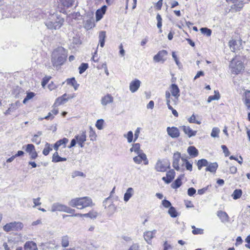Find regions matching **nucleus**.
Instances as JSON below:
<instances>
[{"mask_svg": "<svg viewBox=\"0 0 250 250\" xmlns=\"http://www.w3.org/2000/svg\"><path fill=\"white\" fill-rule=\"evenodd\" d=\"M66 57V50L62 46L58 47L52 52L51 62L54 66L61 65L65 61Z\"/></svg>", "mask_w": 250, "mask_h": 250, "instance_id": "obj_1", "label": "nucleus"}, {"mask_svg": "<svg viewBox=\"0 0 250 250\" xmlns=\"http://www.w3.org/2000/svg\"><path fill=\"white\" fill-rule=\"evenodd\" d=\"M68 205L79 209L94 205L91 198L87 196L72 199L69 202Z\"/></svg>", "mask_w": 250, "mask_h": 250, "instance_id": "obj_2", "label": "nucleus"}, {"mask_svg": "<svg viewBox=\"0 0 250 250\" xmlns=\"http://www.w3.org/2000/svg\"><path fill=\"white\" fill-rule=\"evenodd\" d=\"M64 20L57 14L54 13L50 15L45 22L48 29L57 30L61 28L63 24Z\"/></svg>", "mask_w": 250, "mask_h": 250, "instance_id": "obj_3", "label": "nucleus"}, {"mask_svg": "<svg viewBox=\"0 0 250 250\" xmlns=\"http://www.w3.org/2000/svg\"><path fill=\"white\" fill-rule=\"evenodd\" d=\"M63 211L69 213V215L63 214V218L66 217H76L78 218L85 217L92 219L99 217V213L94 210H92L87 213H75V210L74 209L71 208L66 206Z\"/></svg>", "mask_w": 250, "mask_h": 250, "instance_id": "obj_4", "label": "nucleus"}, {"mask_svg": "<svg viewBox=\"0 0 250 250\" xmlns=\"http://www.w3.org/2000/svg\"><path fill=\"white\" fill-rule=\"evenodd\" d=\"M63 211L69 213V215L63 214V218L66 217H76L78 218L85 217L92 219L99 217V213L94 210H92L87 213H75V210L74 209L71 208L66 206Z\"/></svg>", "mask_w": 250, "mask_h": 250, "instance_id": "obj_5", "label": "nucleus"}, {"mask_svg": "<svg viewBox=\"0 0 250 250\" xmlns=\"http://www.w3.org/2000/svg\"><path fill=\"white\" fill-rule=\"evenodd\" d=\"M170 168V162L167 160L158 159L155 164V169L158 172H165Z\"/></svg>", "mask_w": 250, "mask_h": 250, "instance_id": "obj_6", "label": "nucleus"}, {"mask_svg": "<svg viewBox=\"0 0 250 250\" xmlns=\"http://www.w3.org/2000/svg\"><path fill=\"white\" fill-rule=\"evenodd\" d=\"M22 224L20 222H14L6 224L3 226V229L7 232L12 230H18L22 228Z\"/></svg>", "mask_w": 250, "mask_h": 250, "instance_id": "obj_7", "label": "nucleus"}, {"mask_svg": "<svg viewBox=\"0 0 250 250\" xmlns=\"http://www.w3.org/2000/svg\"><path fill=\"white\" fill-rule=\"evenodd\" d=\"M229 43L230 49L233 52H235L236 50H240L241 48H242L241 40H231L229 41Z\"/></svg>", "mask_w": 250, "mask_h": 250, "instance_id": "obj_8", "label": "nucleus"}, {"mask_svg": "<svg viewBox=\"0 0 250 250\" xmlns=\"http://www.w3.org/2000/svg\"><path fill=\"white\" fill-rule=\"evenodd\" d=\"M167 54V52L165 50H162L159 51L157 54L153 57V61L155 62H158L162 61L164 62L166 59H164L163 58L166 56Z\"/></svg>", "mask_w": 250, "mask_h": 250, "instance_id": "obj_9", "label": "nucleus"}, {"mask_svg": "<svg viewBox=\"0 0 250 250\" xmlns=\"http://www.w3.org/2000/svg\"><path fill=\"white\" fill-rule=\"evenodd\" d=\"M243 64L240 61L236 62L234 64L232 63L231 72L235 74H238L243 69Z\"/></svg>", "mask_w": 250, "mask_h": 250, "instance_id": "obj_10", "label": "nucleus"}, {"mask_svg": "<svg viewBox=\"0 0 250 250\" xmlns=\"http://www.w3.org/2000/svg\"><path fill=\"white\" fill-rule=\"evenodd\" d=\"M167 131L168 135L172 138H178L180 136L179 130L176 127H167Z\"/></svg>", "mask_w": 250, "mask_h": 250, "instance_id": "obj_11", "label": "nucleus"}, {"mask_svg": "<svg viewBox=\"0 0 250 250\" xmlns=\"http://www.w3.org/2000/svg\"><path fill=\"white\" fill-rule=\"evenodd\" d=\"M175 172L173 169H170L167 173V177H163L162 178L163 181H164L166 184H169L172 182L175 177Z\"/></svg>", "mask_w": 250, "mask_h": 250, "instance_id": "obj_12", "label": "nucleus"}, {"mask_svg": "<svg viewBox=\"0 0 250 250\" xmlns=\"http://www.w3.org/2000/svg\"><path fill=\"white\" fill-rule=\"evenodd\" d=\"M75 97L74 94L67 95L66 94H63L62 96L57 98L56 101L58 102L60 104H63L68 100L71 99Z\"/></svg>", "mask_w": 250, "mask_h": 250, "instance_id": "obj_13", "label": "nucleus"}, {"mask_svg": "<svg viewBox=\"0 0 250 250\" xmlns=\"http://www.w3.org/2000/svg\"><path fill=\"white\" fill-rule=\"evenodd\" d=\"M141 82L137 79L132 81L130 83L129 89L132 93L136 92L140 87Z\"/></svg>", "mask_w": 250, "mask_h": 250, "instance_id": "obj_14", "label": "nucleus"}, {"mask_svg": "<svg viewBox=\"0 0 250 250\" xmlns=\"http://www.w3.org/2000/svg\"><path fill=\"white\" fill-rule=\"evenodd\" d=\"M107 6L103 5L100 9H98L96 12V18L97 21H100L103 17L106 12Z\"/></svg>", "mask_w": 250, "mask_h": 250, "instance_id": "obj_15", "label": "nucleus"}, {"mask_svg": "<svg viewBox=\"0 0 250 250\" xmlns=\"http://www.w3.org/2000/svg\"><path fill=\"white\" fill-rule=\"evenodd\" d=\"M101 102L103 105L105 106L107 104L113 103V98L110 94H107L102 98Z\"/></svg>", "mask_w": 250, "mask_h": 250, "instance_id": "obj_16", "label": "nucleus"}, {"mask_svg": "<svg viewBox=\"0 0 250 250\" xmlns=\"http://www.w3.org/2000/svg\"><path fill=\"white\" fill-rule=\"evenodd\" d=\"M170 92L171 94L176 99L180 96V89L178 85L175 83H173L170 86Z\"/></svg>", "mask_w": 250, "mask_h": 250, "instance_id": "obj_17", "label": "nucleus"}, {"mask_svg": "<svg viewBox=\"0 0 250 250\" xmlns=\"http://www.w3.org/2000/svg\"><path fill=\"white\" fill-rule=\"evenodd\" d=\"M184 133L187 134L189 138L196 135L197 131L193 130L188 126L183 125L182 126Z\"/></svg>", "mask_w": 250, "mask_h": 250, "instance_id": "obj_18", "label": "nucleus"}, {"mask_svg": "<svg viewBox=\"0 0 250 250\" xmlns=\"http://www.w3.org/2000/svg\"><path fill=\"white\" fill-rule=\"evenodd\" d=\"M76 0H59L61 4L65 8H68L73 6Z\"/></svg>", "mask_w": 250, "mask_h": 250, "instance_id": "obj_19", "label": "nucleus"}, {"mask_svg": "<svg viewBox=\"0 0 250 250\" xmlns=\"http://www.w3.org/2000/svg\"><path fill=\"white\" fill-rule=\"evenodd\" d=\"M187 151L192 158L196 157L199 153L198 149L194 146H189L188 148Z\"/></svg>", "mask_w": 250, "mask_h": 250, "instance_id": "obj_20", "label": "nucleus"}, {"mask_svg": "<svg viewBox=\"0 0 250 250\" xmlns=\"http://www.w3.org/2000/svg\"><path fill=\"white\" fill-rule=\"evenodd\" d=\"M25 250H38L36 244L33 241L26 242L24 245Z\"/></svg>", "mask_w": 250, "mask_h": 250, "instance_id": "obj_21", "label": "nucleus"}, {"mask_svg": "<svg viewBox=\"0 0 250 250\" xmlns=\"http://www.w3.org/2000/svg\"><path fill=\"white\" fill-rule=\"evenodd\" d=\"M218 167V164L216 162L210 163L208 164L207 167L206 168V171H209L211 173H215Z\"/></svg>", "mask_w": 250, "mask_h": 250, "instance_id": "obj_22", "label": "nucleus"}, {"mask_svg": "<svg viewBox=\"0 0 250 250\" xmlns=\"http://www.w3.org/2000/svg\"><path fill=\"white\" fill-rule=\"evenodd\" d=\"M109 202V204L108 205L107 202L106 203V208H105V207H104V208L105 209H106L107 213L109 215H111L115 212L116 208L115 206L112 203H110V201Z\"/></svg>", "mask_w": 250, "mask_h": 250, "instance_id": "obj_23", "label": "nucleus"}, {"mask_svg": "<svg viewBox=\"0 0 250 250\" xmlns=\"http://www.w3.org/2000/svg\"><path fill=\"white\" fill-rule=\"evenodd\" d=\"M65 208V205L60 204L59 203H55L52 206L51 211L52 212H54L56 211H63Z\"/></svg>", "mask_w": 250, "mask_h": 250, "instance_id": "obj_24", "label": "nucleus"}, {"mask_svg": "<svg viewBox=\"0 0 250 250\" xmlns=\"http://www.w3.org/2000/svg\"><path fill=\"white\" fill-rule=\"evenodd\" d=\"M105 38L106 32L104 31H100L99 34V39L100 46L102 47L104 46Z\"/></svg>", "mask_w": 250, "mask_h": 250, "instance_id": "obj_25", "label": "nucleus"}, {"mask_svg": "<svg viewBox=\"0 0 250 250\" xmlns=\"http://www.w3.org/2000/svg\"><path fill=\"white\" fill-rule=\"evenodd\" d=\"M66 161V158L61 157L59 155L58 152H55L52 156V161L54 163H58L60 162Z\"/></svg>", "mask_w": 250, "mask_h": 250, "instance_id": "obj_26", "label": "nucleus"}, {"mask_svg": "<svg viewBox=\"0 0 250 250\" xmlns=\"http://www.w3.org/2000/svg\"><path fill=\"white\" fill-rule=\"evenodd\" d=\"M133 189L132 188H129L127 189L124 197V200L125 202H127L131 197L133 195Z\"/></svg>", "mask_w": 250, "mask_h": 250, "instance_id": "obj_27", "label": "nucleus"}, {"mask_svg": "<svg viewBox=\"0 0 250 250\" xmlns=\"http://www.w3.org/2000/svg\"><path fill=\"white\" fill-rule=\"evenodd\" d=\"M140 144L139 143L134 144L132 147L130 148V151L131 152H134L137 154L141 153V152H143L142 150L140 149Z\"/></svg>", "mask_w": 250, "mask_h": 250, "instance_id": "obj_28", "label": "nucleus"}, {"mask_svg": "<svg viewBox=\"0 0 250 250\" xmlns=\"http://www.w3.org/2000/svg\"><path fill=\"white\" fill-rule=\"evenodd\" d=\"M208 164V161L205 159H202L199 160L197 163L198 169L199 170H201V168L203 167H207Z\"/></svg>", "mask_w": 250, "mask_h": 250, "instance_id": "obj_29", "label": "nucleus"}, {"mask_svg": "<svg viewBox=\"0 0 250 250\" xmlns=\"http://www.w3.org/2000/svg\"><path fill=\"white\" fill-rule=\"evenodd\" d=\"M75 138L76 139H77V141L78 142H84L86 141V132L85 131H83L82 133L80 135H77L75 136Z\"/></svg>", "mask_w": 250, "mask_h": 250, "instance_id": "obj_30", "label": "nucleus"}, {"mask_svg": "<svg viewBox=\"0 0 250 250\" xmlns=\"http://www.w3.org/2000/svg\"><path fill=\"white\" fill-rule=\"evenodd\" d=\"M62 246L64 248L67 247L69 245V237L67 235L63 236L62 237L61 240Z\"/></svg>", "mask_w": 250, "mask_h": 250, "instance_id": "obj_31", "label": "nucleus"}, {"mask_svg": "<svg viewBox=\"0 0 250 250\" xmlns=\"http://www.w3.org/2000/svg\"><path fill=\"white\" fill-rule=\"evenodd\" d=\"M181 153L178 151L175 152L173 156L172 165H176L179 164L180 159H181Z\"/></svg>", "mask_w": 250, "mask_h": 250, "instance_id": "obj_32", "label": "nucleus"}, {"mask_svg": "<svg viewBox=\"0 0 250 250\" xmlns=\"http://www.w3.org/2000/svg\"><path fill=\"white\" fill-rule=\"evenodd\" d=\"M215 94L214 95L210 96L208 97L207 102L208 103H210L213 100H218L220 99V96L218 91H215Z\"/></svg>", "mask_w": 250, "mask_h": 250, "instance_id": "obj_33", "label": "nucleus"}, {"mask_svg": "<svg viewBox=\"0 0 250 250\" xmlns=\"http://www.w3.org/2000/svg\"><path fill=\"white\" fill-rule=\"evenodd\" d=\"M242 194V191L241 189H235L232 194L233 199L236 200L240 198Z\"/></svg>", "mask_w": 250, "mask_h": 250, "instance_id": "obj_34", "label": "nucleus"}, {"mask_svg": "<svg viewBox=\"0 0 250 250\" xmlns=\"http://www.w3.org/2000/svg\"><path fill=\"white\" fill-rule=\"evenodd\" d=\"M232 2L234 3V5L231 6L232 8L234 9L236 11H240L241 9L243 6V3L242 2H239L238 4H236V2L238 0H231Z\"/></svg>", "mask_w": 250, "mask_h": 250, "instance_id": "obj_35", "label": "nucleus"}, {"mask_svg": "<svg viewBox=\"0 0 250 250\" xmlns=\"http://www.w3.org/2000/svg\"><path fill=\"white\" fill-rule=\"evenodd\" d=\"M153 232L147 231L144 233V239L148 244H150L151 239L153 238Z\"/></svg>", "mask_w": 250, "mask_h": 250, "instance_id": "obj_36", "label": "nucleus"}, {"mask_svg": "<svg viewBox=\"0 0 250 250\" xmlns=\"http://www.w3.org/2000/svg\"><path fill=\"white\" fill-rule=\"evenodd\" d=\"M245 104L249 109H250V91L245 93Z\"/></svg>", "mask_w": 250, "mask_h": 250, "instance_id": "obj_37", "label": "nucleus"}, {"mask_svg": "<svg viewBox=\"0 0 250 250\" xmlns=\"http://www.w3.org/2000/svg\"><path fill=\"white\" fill-rule=\"evenodd\" d=\"M140 153H141L138 154V156L134 157L133 159L134 162L138 164H140L142 163L143 161V159H142V158L143 157V155L144 154L143 152H141Z\"/></svg>", "mask_w": 250, "mask_h": 250, "instance_id": "obj_38", "label": "nucleus"}, {"mask_svg": "<svg viewBox=\"0 0 250 250\" xmlns=\"http://www.w3.org/2000/svg\"><path fill=\"white\" fill-rule=\"evenodd\" d=\"M156 20L157 21V26L159 29V32H162L161 27L162 26V19L161 15L158 13L156 16Z\"/></svg>", "mask_w": 250, "mask_h": 250, "instance_id": "obj_39", "label": "nucleus"}, {"mask_svg": "<svg viewBox=\"0 0 250 250\" xmlns=\"http://www.w3.org/2000/svg\"><path fill=\"white\" fill-rule=\"evenodd\" d=\"M25 146L26 147L25 151L29 154L36 150L35 146L32 144H27ZM24 147V146L22 147V148Z\"/></svg>", "mask_w": 250, "mask_h": 250, "instance_id": "obj_40", "label": "nucleus"}, {"mask_svg": "<svg viewBox=\"0 0 250 250\" xmlns=\"http://www.w3.org/2000/svg\"><path fill=\"white\" fill-rule=\"evenodd\" d=\"M182 181L180 179H176L171 185V187L173 189H177L182 185Z\"/></svg>", "mask_w": 250, "mask_h": 250, "instance_id": "obj_41", "label": "nucleus"}, {"mask_svg": "<svg viewBox=\"0 0 250 250\" xmlns=\"http://www.w3.org/2000/svg\"><path fill=\"white\" fill-rule=\"evenodd\" d=\"M52 150V148L50 147V145L49 143H46L45 145V147L43 149L42 153L44 155L47 156Z\"/></svg>", "mask_w": 250, "mask_h": 250, "instance_id": "obj_42", "label": "nucleus"}, {"mask_svg": "<svg viewBox=\"0 0 250 250\" xmlns=\"http://www.w3.org/2000/svg\"><path fill=\"white\" fill-rule=\"evenodd\" d=\"M89 136L91 141H94L96 139L97 135L91 126L89 127Z\"/></svg>", "mask_w": 250, "mask_h": 250, "instance_id": "obj_43", "label": "nucleus"}, {"mask_svg": "<svg viewBox=\"0 0 250 250\" xmlns=\"http://www.w3.org/2000/svg\"><path fill=\"white\" fill-rule=\"evenodd\" d=\"M200 30L203 34L206 35L208 37L210 36L212 32L211 30L207 27H202Z\"/></svg>", "mask_w": 250, "mask_h": 250, "instance_id": "obj_44", "label": "nucleus"}, {"mask_svg": "<svg viewBox=\"0 0 250 250\" xmlns=\"http://www.w3.org/2000/svg\"><path fill=\"white\" fill-rule=\"evenodd\" d=\"M168 214L172 218H175L177 216V212L173 207H170L168 211Z\"/></svg>", "mask_w": 250, "mask_h": 250, "instance_id": "obj_45", "label": "nucleus"}, {"mask_svg": "<svg viewBox=\"0 0 250 250\" xmlns=\"http://www.w3.org/2000/svg\"><path fill=\"white\" fill-rule=\"evenodd\" d=\"M94 26V22L91 19H88L86 21L84 24V27L87 29H90Z\"/></svg>", "mask_w": 250, "mask_h": 250, "instance_id": "obj_46", "label": "nucleus"}, {"mask_svg": "<svg viewBox=\"0 0 250 250\" xmlns=\"http://www.w3.org/2000/svg\"><path fill=\"white\" fill-rule=\"evenodd\" d=\"M88 64L87 63H82L79 67V73H83L88 68Z\"/></svg>", "mask_w": 250, "mask_h": 250, "instance_id": "obj_47", "label": "nucleus"}, {"mask_svg": "<svg viewBox=\"0 0 250 250\" xmlns=\"http://www.w3.org/2000/svg\"><path fill=\"white\" fill-rule=\"evenodd\" d=\"M191 228L193 229L192 232L194 234H202L204 233V230L202 229L196 228L194 226H192Z\"/></svg>", "mask_w": 250, "mask_h": 250, "instance_id": "obj_48", "label": "nucleus"}, {"mask_svg": "<svg viewBox=\"0 0 250 250\" xmlns=\"http://www.w3.org/2000/svg\"><path fill=\"white\" fill-rule=\"evenodd\" d=\"M220 132V130L218 127H213L212 129L211 133V136L213 138L218 137V134Z\"/></svg>", "mask_w": 250, "mask_h": 250, "instance_id": "obj_49", "label": "nucleus"}, {"mask_svg": "<svg viewBox=\"0 0 250 250\" xmlns=\"http://www.w3.org/2000/svg\"><path fill=\"white\" fill-rule=\"evenodd\" d=\"M124 136L125 137L127 138V142L129 143H130L132 142L133 138V132L131 131H128L127 134H124Z\"/></svg>", "mask_w": 250, "mask_h": 250, "instance_id": "obj_50", "label": "nucleus"}, {"mask_svg": "<svg viewBox=\"0 0 250 250\" xmlns=\"http://www.w3.org/2000/svg\"><path fill=\"white\" fill-rule=\"evenodd\" d=\"M69 40L70 41H72V42L73 44H79L81 43L80 37H78L77 35H74V36L72 37V39Z\"/></svg>", "mask_w": 250, "mask_h": 250, "instance_id": "obj_51", "label": "nucleus"}, {"mask_svg": "<svg viewBox=\"0 0 250 250\" xmlns=\"http://www.w3.org/2000/svg\"><path fill=\"white\" fill-rule=\"evenodd\" d=\"M104 123V120L103 119H98L96 122L95 125L98 129L101 130L103 128Z\"/></svg>", "mask_w": 250, "mask_h": 250, "instance_id": "obj_52", "label": "nucleus"}, {"mask_svg": "<svg viewBox=\"0 0 250 250\" xmlns=\"http://www.w3.org/2000/svg\"><path fill=\"white\" fill-rule=\"evenodd\" d=\"M115 187L113 188L111 191L110 192V196L105 199L104 201H103V205L104 206H105V208H106V203L108 202V201H110V198L113 194L115 192Z\"/></svg>", "mask_w": 250, "mask_h": 250, "instance_id": "obj_53", "label": "nucleus"}, {"mask_svg": "<svg viewBox=\"0 0 250 250\" xmlns=\"http://www.w3.org/2000/svg\"><path fill=\"white\" fill-rule=\"evenodd\" d=\"M68 139L66 138H63L62 139H60L57 141L56 142L59 144V145L61 146V145H63V147H65L66 144L68 142Z\"/></svg>", "mask_w": 250, "mask_h": 250, "instance_id": "obj_54", "label": "nucleus"}, {"mask_svg": "<svg viewBox=\"0 0 250 250\" xmlns=\"http://www.w3.org/2000/svg\"><path fill=\"white\" fill-rule=\"evenodd\" d=\"M217 216L221 219H227L228 218V215L227 213L223 211H218Z\"/></svg>", "mask_w": 250, "mask_h": 250, "instance_id": "obj_55", "label": "nucleus"}, {"mask_svg": "<svg viewBox=\"0 0 250 250\" xmlns=\"http://www.w3.org/2000/svg\"><path fill=\"white\" fill-rule=\"evenodd\" d=\"M172 56L173 58L174 59L177 65L179 67V68H180L182 66V65L181 62L178 60V59L177 57V56L175 54L174 52H172Z\"/></svg>", "mask_w": 250, "mask_h": 250, "instance_id": "obj_56", "label": "nucleus"}, {"mask_svg": "<svg viewBox=\"0 0 250 250\" xmlns=\"http://www.w3.org/2000/svg\"><path fill=\"white\" fill-rule=\"evenodd\" d=\"M195 116L193 114L188 120V121L190 123H196L198 125L201 124V122L196 120Z\"/></svg>", "mask_w": 250, "mask_h": 250, "instance_id": "obj_57", "label": "nucleus"}, {"mask_svg": "<svg viewBox=\"0 0 250 250\" xmlns=\"http://www.w3.org/2000/svg\"><path fill=\"white\" fill-rule=\"evenodd\" d=\"M51 78V77L50 76H45L42 79V87H44L47 84Z\"/></svg>", "mask_w": 250, "mask_h": 250, "instance_id": "obj_58", "label": "nucleus"}, {"mask_svg": "<svg viewBox=\"0 0 250 250\" xmlns=\"http://www.w3.org/2000/svg\"><path fill=\"white\" fill-rule=\"evenodd\" d=\"M221 148L223 150V152L226 157L229 156L230 154V152L229 151L228 148L225 145H222Z\"/></svg>", "mask_w": 250, "mask_h": 250, "instance_id": "obj_59", "label": "nucleus"}, {"mask_svg": "<svg viewBox=\"0 0 250 250\" xmlns=\"http://www.w3.org/2000/svg\"><path fill=\"white\" fill-rule=\"evenodd\" d=\"M31 141L37 145H39L41 143V139L38 137L37 135H34L31 139Z\"/></svg>", "mask_w": 250, "mask_h": 250, "instance_id": "obj_60", "label": "nucleus"}, {"mask_svg": "<svg viewBox=\"0 0 250 250\" xmlns=\"http://www.w3.org/2000/svg\"><path fill=\"white\" fill-rule=\"evenodd\" d=\"M162 205L166 208H170V207H172L171 203L166 199H164L162 201Z\"/></svg>", "mask_w": 250, "mask_h": 250, "instance_id": "obj_61", "label": "nucleus"}, {"mask_svg": "<svg viewBox=\"0 0 250 250\" xmlns=\"http://www.w3.org/2000/svg\"><path fill=\"white\" fill-rule=\"evenodd\" d=\"M196 189L193 188H190L188 190V194L190 196H192L196 193Z\"/></svg>", "mask_w": 250, "mask_h": 250, "instance_id": "obj_62", "label": "nucleus"}, {"mask_svg": "<svg viewBox=\"0 0 250 250\" xmlns=\"http://www.w3.org/2000/svg\"><path fill=\"white\" fill-rule=\"evenodd\" d=\"M245 241L247 243V244L245 245V247L250 249V235L247 237Z\"/></svg>", "mask_w": 250, "mask_h": 250, "instance_id": "obj_63", "label": "nucleus"}, {"mask_svg": "<svg viewBox=\"0 0 250 250\" xmlns=\"http://www.w3.org/2000/svg\"><path fill=\"white\" fill-rule=\"evenodd\" d=\"M128 250H140L139 246L137 244H134L130 247Z\"/></svg>", "mask_w": 250, "mask_h": 250, "instance_id": "obj_64", "label": "nucleus"}]
</instances>
